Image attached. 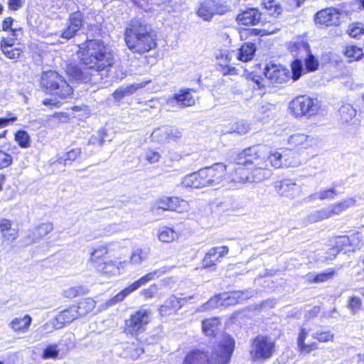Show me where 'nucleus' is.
Listing matches in <instances>:
<instances>
[{
    "label": "nucleus",
    "mask_w": 364,
    "mask_h": 364,
    "mask_svg": "<svg viewBox=\"0 0 364 364\" xmlns=\"http://www.w3.org/2000/svg\"><path fill=\"white\" fill-rule=\"evenodd\" d=\"M123 38L127 48L141 56L156 50L159 40L156 28L140 17H134L127 22Z\"/></svg>",
    "instance_id": "f03ea898"
},
{
    "label": "nucleus",
    "mask_w": 364,
    "mask_h": 364,
    "mask_svg": "<svg viewBox=\"0 0 364 364\" xmlns=\"http://www.w3.org/2000/svg\"><path fill=\"white\" fill-rule=\"evenodd\" d=\"M235 348V341L230 335L223 338L211 347L209 356L205 350L195 348L188 351L181 364H229Z\"/></svg>",
    "instance_id": "7ed1b4c3"
},
{
    "label": "nucleus",
    "mask_w": 364,
    "mask_h": 364,
    "mask_svg": "<svg viewBox=\"0 0 364 364\" xmlns=\"http://www.w3.org/2000/svg\"><path fill=\"white\" fill-rule=\"evenodd\" d=\"M229 176L232 182L240 183L258 182L265 179V176L262 173L253 172L248 166L242 165H235Z\"/></svg>",
    "instance_id": "6ab92c4d"
},
{
    "label": "nucleus",
    "mask_w": 364,
    "mask_h": 364,
    "mask_svg": "<svg viewBox=\"0 0 364 364\" xmlns=\"http://www.w3.org/2000/svg\"><path fill=\"white\" fill-rule=\"evenodd\" d=\"M14 138L19 147L28 149L31 146V139L26 131L23 129L17 130L14 134Z\"/></svg>",
    "instance_id": "a18cd8bd"
},
{
    "label": "nucleus",
    "mask_w": 364,
    "mask_h": 364,
    "mask_svg": "<svg viewBox=\"0 0 364 364\" xmlns=\"http://www.w3.org/2000/svg\"><path fill=\"white\" fill-rule=\"evenodd\" d=\"M108 254V245H101L93 248L88 259L89 262L95 270L102 274H109V270L108 269L114 266L113 261L105 260Z\"/></svg>",
    "instance_id": "dca6fc26"
},
{
    "label": "nucleus",
    "mask_w": 364,
    "mask_h": 364,
    "mask_svg": "<svg viewBox=\"0 0 364 364\" xmlns=\"http://www.w3.org/2000/svg\"><path fill=\"white\" fill-rule=\"evenodd\" d=\"M12 164V156L0 148V170L9 168Z\"/></svg>",
    "instance_id": "603ef678"
},
{
    "label": "nucleus",
    "mask_w": 364,
    "mask_h": 364,
    "mask_svg": "<svg viewBox=\"0 0 364 364\" xmlns=\"http://www.w3.org/2000/svg\"><path fill=\"white\" fill-rule=\"evenodd\" d=\"M159 289V286L156 284H152L147 288L143 289L140 294L145 299H150L154 298Z\"/></svg>",
    "instance_id": "6e6d98bb"
},
{
    "label": "nucleus",
    "mask_w": 364,
    "mask_h": 364,
    "mask_svg": "<svg viewBox=\"0 0 364 364\" xmlns=\"http://www.w3.org/2000/svg\"><path fill=\"white\" fill-rule=\"evenodd\" d=\"M53 230V223L50 222H46L39 224L32 232V242L43 238L45 236L50 233Z\"/></svg>",
    "instance_id": "a19ab883"
},
{
    "label": "nucleus",
    "mask_w": 364,
    "mask_h": 364,
    "mask_svg": "<svg viewBox=\"0 0 364 364\" xmlns=\"http://www.w3.org/2000/svg\"><path fill=\"white\" fill-rule=\"evenodd\" d=\"M78 318H80V316L75 308V305H71L60 311L56 316L55 320L59 326L63 327L71 323Z\"/></svg>",
    "instance_id": "2f4dec72"
},
{
    "label": "nucleus",
    "mask_w": 364,
    "mask_h": 364,
    "mask_svg": "<svg viewBox=\"0 0 364 364\" xmlns=\"http://www.w3.org/2000/svg\"><path fill=\"white\" fill-rule=\"evenodd\" d=\"M289 110L296 118L310 117L316 111L314 100L306 95L295 97L289 105Z\"/></svg>",
    "instance_id": "ddd939ff"
},
{
    "label": "nucleus",
    "mask_w": 364,
    "mask_h": 364,
    "mask_svg": "<svg viewBox=\"0 0 364 364\" xmlns=\"http://www.w3.org/2000/svg\"><path fill=\"white\" fill-rule=\"evenodd\" d=\"M161 159L160 154L154 149H149L147 151L145 159L149 164H154L158 162Z\"/></svg>",
    "instance_id": "680f3d73"
},
{
    "label": "nucleus",
    "mask_w": 364,
    "mask_h": 364,
    "mask_svg": "<svg viewBox=\"0 0 364 364\" xmlns=\"http://www.w3.org/2000/svg\"><path fill=\"white\" fill-rule=\"evenodd\" d=\"M25 4V0H8V9L10 11H16Z\"/></svg>",
    "instance_id": "0e129e2a"
},
{
    "label": "nucleus",
    "mask_w": 364,
    "mask_h": 364,
    "mask_svg": "<svg viewBox=\"0 0 364 364\" xmlns=\"http://www.w3.org/2000/svg\"><path fill=\"white\" fill-rule=\"evenodd\" d=\"M228 252L229 248L226 245L210 248L202 259V268L209 270L215 269L216 265L222 262Z\"/></svg>",
    "instance_id": "412c9836"
},
{
    "label": "nucleus",
    "mask_w": 364,
    "mask_h": 364,
    "mask_svg": "<svg viewBox=\"0 0 364 364\" xmlns=\"http://www.w3.org/2000/svg\"><path fill=\"white\" fill-rule=\"evenodd\" d=\"M14 23V18L11 16H7L3 18L1 21V30L4 32H10L12 37L15 38L18 34L22 35L23 30L21 27L13 28V24Z\"/></svg>",
    "instance_id": "37998d69"
},
{
    "label": "nucleus",
    "mask_w": 364,
    "mask_h": 364,
    "mask_svg": "<svg viewBox=\"0 0 364 364\" xmlns=\"http://www.w3.org/2000/svg\"><path fill=\"white\" fill-rule=\"evenodd\" d=\"M343 54L348 59L349 63L358 61L364 55L362 48L353 44L346 45L343 50Z\"/></svg>",
    "instance_id": "58836bf2"
},
{
    "label": "nucleus",
    "mask_w": 364,
    "mask_h": 364,
    "mask_svg": "<svg viewBox=\"0 0 364 364\" xmlns=\"http://www.w3.org/2000/svg\"><path fill=\"white\" fill-rule=\"evenodd\" d=\"M152 320V311L150 309L139 308L130 314L124 321L122 332L127 336L137 338L145 332Z\"/></svg>",
    "instance_id": "423d86ee"
},
{
    "label": "nucleus",
    "mask_w": 364,
    "mask_h": 364,
    "mask_svg": "<svg viewBox=\"0 0 364 364\" xmlns=\"http://www.w3.org/2000/svg\"><path fill=\"white\" fill-rule=\"evenodd\" d=\"M228 166L223 162H216L186 175L183 184L186 188H203L215 186L228 178Z\"/></svg>",
    "instance_id": "20e7f679"
},
{
    "label": "nucleus",
    "mask_w": 364,
    "mask_h": 364,
    "mask_svg": "<svg viewBox=\"0 0 364 364\" xmlns=\"http://www.w3.org/2000/svg\"><path fill=\"white\" fill-rule=\"evenodd\" d=\"M75 54L79 65L74 62L67 64L66 74L81 82L92 83L96 75L109 71L115 64L113 51L101 39L87 38L77 45Z\"/></svg>",
    "instance_id": "f257e3e1"
},
{
    "label": "nucleus",
    "mask_w": 364,
    "mask_h": 364,
    "mask_svg": "<svg viewBox=\"0 0 364 364\" xmlns=\"http://www.w3.org/2000/svg\"><path fill=\"white\" fill-rule=\"evenodd\" d=\"M262 154H264V151L259 144L250 146L237 153L234 157L233 164L248 167L253 166L252 168L253 172L260 173L258 167L259 166Z\"/></svg>",
    "instance_id": "9d476101"
},
{
    "label": "nucleus",
    "mask_w": 364,
    "mask_h": 364,
    "mask_svg": "<svg viewBox=\"0 0 364 364\" xmlns=\"http://www.w3.org/2000/svg\"><path fill=\"white\" fill-rule=\"evenodd\" d=\"M17 37L8 38L2 37L0 39V50L4 55L14 62H18L23 56L24 47L23 46H14Z\"/></svg>",
    "instance_id": "5701e85b"
},
{
    "label": "nucleus",
    "mask_w": 364,
    "mask_h": 364,
    "mask_svg": "<svg viewBox=\"0 0 364 364\" xmlns=\"http://www.w3.org/2000/svg\"><path fill=\"white\" fill-rule=\"evenodd\" d=\"M180 237V232L176 230L173 227L164 225L157 230L156 237L159 241L164 244L176 242Z\"/></svg>",
    "instance_id": "c756f323"
},
{
    "label": "nucleus",
    "mask_w": 364,
    "mask_h": 364,
    "mask_svg": "<svg viewBox=\"0 0 364 364\" xmlns=\"http://www.w3.org/2000/svg\"><path fill=\"white\" fill-rule=\"evenodd\" d=\"M262 18V13L258 8L247 7L240 10L235 17V21L239 26H253L257 25Z\"/></svg>",
    "instance_id": "393cba45"
},
{
    "label": "nucleus",
    "mask_w": 364,
    "mask_h": 364,
    "mask_svg": "<svg viewBox=\"0 0 364 364\" xmlns=\"http://www.w3.org/2000/svg\"><path fill=\"white\" fill-rule=\"evenodd\" d=\"M220 325L221 322L218 317L206 318L201 321V330L205 336L214 338L218 333Z\"/></svg>",
    "instance_id": "7c9ffc66"
},
{
    "label": "nucleus",
    "mask_w": 364,
    "mask_h": 364,
    "mask_svg": "<svg viewBox=\"0 0 364 364\" xmlns=\"http://www.w3.org/2000/svg\"><path fill=\"white\" fill-rule=\"evenodd\" d=\"M261 6L270 16L279 17L283 12L282 4L277 0H262Z\"/></svg>",
    "instance_id": "ea45409f"
},
{
    "label": "nucleus",
    "mask_w": 364,
    "mask_h": 364,
    "mask_svg": "<svg viewBox=\"0 0 364 364\" xmlns=\"http://www.w3.org/2000/svg\"><path fill=\"white\" fill-rule=\"evenodd\" d=\"M264 77L262 75L257 74L255 72H250L245 75V79L252 81L254 83V88L261 90L264 88Z\"/></svg>",
    "instance_id": "09e8293b"
},
{
    "label": "nucleus",
    "mask_w": 364,
    "mask_h": 364,
    "mask_svg": "<svg viewBox=\"0 0 364 364\" xmlns=\"http://www.w3.org/2000/svg\"><path fill=\"white\" fill-rule=\"evenodd\" d=\"M341 11L334 6H329L318 11L314 16V21L320 28L338 27L341 25Z\"/></svg>",
    "instance_id": "2eb2a0df"
},
{
    "label": "nucleus",
    "mask_w": 364,
    "mask_h": 364,
    "mask_svg": "<svg viewBox=\"0 0 364 364\" xmlns=\"http://www.w3.org/2000/svg\"><path fill=\"white\" fill-rule=\"evenodd\" d=\"M291 4L287 8V11H292L301 7L306 0H290Z\"/></svg>",
    "instance_id": "774afa93"
},
{
    "label": "nucleus",
    "mask_w": 364,
    "mask_h": 364,
    "mask_svg": "<svg viewBox=\"0 0 364 364\" xmlns=\"http://www.w3.org/2000/svg\"><path fill=\"white\" fill-rule=\"evenodd\" d=\"M74 305L80 318L92 312L95 308L96 302L92 298L87 297L80 299Z\"/></svg>",
    "instance_id": "4c0bfd02"
},
{
    "label": "nucleus",
    "mask_w": 364,
    "mask_h": 364,
    "mask_svg": "<svg viewBox=\"0 0 364 364\" xmlns=\"http://www.w3.org/2000/svg\"><path fill=\"white\" fill-rule=\"evenodd\" d=\"M185 302V299L171 295L159 306V312L164 316L175 314L182 308Z\"/></svg>",
    "instance_id": "cd10ccee"
},
{
    "label": "nucleus",
    "mask_w": 364,
    "mask_h": 364,
    "mask_svg": "<svg viewBox=\"0 0 364 364\" xmlns=\"http://www.w3.org/2000/svg\"><path fill=\"white\" fill-rule=\"evenodd\" d=\"M61 100L52 98H45L42 100V105L47 106L50 109L59 108L62 105Z\"/></svg>",
    "instance_id": "e2e57ef3"
},
{
    "label": "nucleus",
    "mask_w": 364,
    "mask_h": 364,
    "mask_svg": "<svg viewBox=\"0 0 364 364\" xmlns=\"http://www.w3.org/2000/svg\"><path fill=\"white\" fill-rule=\"evenodd\" d=\"M151 82V80H148L146 81H143L139 83H134L127 85L125 88H124V90L125 92V94L127 95H130L136 92L139 89L144 87L147 84Z\"/></svg>",
    "instance_id": "bf43d9fd"
},
{
    "label": "nucleus",
    "mask_w": 364,
    "mask_h": 364,
    "mask_svg": "<svg viewBox=\"0 0 364 364\" xmlns=\"http://www.w3.org/2000/svg\"><path fill=\"white\" fill-rule=\"evenodd\" d=\"M85 24V16L82 11L77 9L70 13L60 37L66 41L73 39L84 28Z\"/></svg>",
    "instance_id": "4468645a"
},
{
    "label": "nucleus",
    "mask_w": 364,
    "mask_h": 364,
    "mask_svg": "<svg viewBox=\"0 0 364 364\" xmlns=\"http://www.w3.org/2000/svg\"><path fill=\"white\" fill-rule=\"evenodd\" d=\"M338 196V192L334 187L321 191L318 193V199L321 200H332Z\"/></svg>",
    "instance_id": "4d7b16f0"
},
{
    "label": "nucleus",
    "mask_w": 364,
    "mask_h": 364,
    "mask_svg": "<svg viewBox=\"0 0 364 364\" xmlns=\"http://www.w3.org/2000/svg\"><path fill=\"white\" fill-rule=\"evenodd\" d=\"M347 306L353 314H356L363 308L362 301L358 296H350L348 300Z\"/></svg>",
    "instance_id": "5fc2aeb1"
},
{
    "label": "nucleus",
    "mask_w": 364,
    "mask_h": 364,
    "mask_svg": "<svg viewBox=\"0 0 364 364\" xmlns=\"http://www.w3.org/2000/svg\"><path fill=\"white\" fill-rule=\"evenodd\" d=\"M38 86L45 95L64 101L72 98L74 94V89L66 78L53 70L43 71L41 73Z\"/></svg>",
    "instance_id": "39448f33"
},
{
    "label": "nucleus",
    "mask_w": 364,
    "mask_h": 364,
    "mask_svg": "<svg viewBox=\"0 0 364 364\" xmlns=\"http://www.w3.org/2000/svg\"><path fill=\"white\" fill-rule=\"evenodd\" d=\"M242 300V293L238 291L223 292L210 297L203 305L205 310L216 309L220 306H235Z\"/></svg>",
    "instance_id": "f3484780"
},
{
    "label": "nucleus",
    "mask_w": 364,
    "mask_h": 364,
    "mask_svg": "<svg viewBox=\"0 0 364 364\" xmlns=\"http://www.w3.org/2000/svg\"><path fill=\"white\" fill-rule=\"evenodd\" d=\"M83 294V289L82 287H72L64 290L63 296L68 299H73Z\"/></svg>",
    "instance_id": "864d4df0"
},
{
    "label": "nucleus",
    "mask_w": 364,
    "mask_h": 364,
    "mask_svg": "<svg viewBox=\"0 0 364 364\" xmlns=\"http://www.w3.org/2000/svg\"><path fill=\"white\" fill-rule=\"evenodd\" d=\"M233 53L230 49H220L215 56V70L223 76L238 75V69L231 63Z\"/></svg>",
    "instance_id": "a211bd4d"
},
{
    "label": "nucleus",
    "mask_w": 364,
    "mask_h": 364,
    "mask_svg": "<svg viewBox=\"0 0 364 364\" xmlns=\"http://www.w3.org/2000/svg\"><path fill=\"white\" fill-rule=\"evenodd\" d=\"M13 223L11 220L2 218L0 220V232L4 240L15 241L18 237V230L12 229Z\"/></svg>",
    "instance_id": "473e14b6"
},
{
    "label": "nucleus",
    "mask_w": 364,
    "mask_h": 364,
    "mask_svg": "<svg viewBox=\"0 0 364 364\" xmlns=\"http://www.w3.org/2000/svg\"><path fill=\"white\" fill-rule=\"evenodd\" d=\"M336 274V271L334 269H329L324 272H320L314 275L312 278L309 279L310 284L323 283L328 280L332 279Z\"/></svg>",
    "instance_id": "49530a36"
},
{
    "label": "nucleus",
    "mask_w": 364,
    "mask_h": 364,
    "mask_svg": "<svg viewBox=\"0 0 364 364\" xmlns=\"http://www.w3.org/2000/svg\"><path fill=\"white\" fill-rule=\"evenodd\" d=\"M347 33L349 36L357 38L364 34V26L359 22L353 23L350 24Z\"/></svg>",
    "instance_id": "8fccbe9b"
},
{
    "label": "nucleus",
    "mask_w": 364,
    "mask_h": 364,
    "mask_svg": "<svg viewBox=\"0 0 364 364\" xmlns=\"http://www.w3.org/2000/svg\"><path fill=\"white\" fill-rule=\"evenodd\" d=\"M231 11L227 0H202L196 10V14L205 21H210L215 16H223Z\"/></svg>",
    "instance_id": "1a4fd4ad"
},
{
    "label": "nucleus",
    "mask_w": 364,
    "mask_h": 364,
    "mask_svg": "<svg viewBox=\"0 0 364 364\" xmlns=\"http://www.w3.org/2000/svg\"><path fill=\"white\" fill-rule=\"evenodd\" d=\"M272 32L261 28H240L239 34L241 40L246 41L250 39L253 36H264L271 34Z\"/></svg>",
    "instance_id": "c03bdc74"
},
{
    "label": "nucleus",
    "mask_w": 364,
    "mask_h": 364,
    "mask_svg": "<svg viewBox=\"0 0 364 364\" xmlns=\"http://www.w3.org/2000/svg\"><path fill=\"white\" fill-rule=\"evenodd\" d=\"M355 197H348L340 201L333 203L325 208L318 210L311 214L309 220L312 223H318L330 218L339 215L349 208L356 205Z\"/></svg>",
    "instance_id": "0eeeda50"
},
{
    "label": "nucleus",
    "mask_w": 364,
    "mask_h": 364,
    "mask_svg": "<svg viewBox=\"0 0 364 364\" xmlns=\"http://www.w3.org/2000/svg\"><path fill=\"white\" fill-rule=\"evenodd\" d=\"M335 247L338 250H341L346 247L352 246L350 238L348 235H338L335 237Z\"/></svg>",
    "instance_id": "3c124183"
},
{
    "label": "nucleus",
    "mask_w": 364,
    "mask_h": 364,
    "mask_svg": "<svg viewBox=\"0 0 364 364\" xmlns=\"http://www.w3.org/2000/svg\"><path fill=\"white\" fill-rule=\"evenodd\" d=\"M196 92V90L193 88H183L173 94L170 100L180 107H192L196 104V100L193 95V92Z\"/></svg>",
    "instance_id": "bb28decb"
},
{
    "label": "nucleus",
    "mask_w": 364,
    "mask_h": 364,
    "mask_svg": "<svg viewBox=\"0 0 364 364\" xmlns=\"http://www.w3.org/2000/svg\"><path fill=\"white\" fill-rule=\"evenodd\" d=\"M312 338L317 341L318 343H328L333 342L335 339L334 333L329 331H318L313 336Z\"/></svg>",
    "instance_id": "de8ad7c7"
},
{
    "label": "nucleus",
    "mask_w": 364,
    "mask_h": 364,
    "mask_svg": "<svg viewBox=\"0 0 364 364\" xmlns=\"http://www.w3.org/2000/svg\"><path fill=\"white\" fill-rule=\"evenodd\" d=\"M283 166V155L277 149L271 150L267 156L262 154V159L260 160L259 166L258 167L260 173L267 177V173H269L272 169L280 168Z\"/></svg>",
    "instance_id": "4be33fe9"
},
{
    "label": "nucleus",
    "mask_w": 364,
    "mask_h": 364,
    "mask_svg": "<svg viewBox=\"0 0 364 364\" xmlns=\"http://www.w3.org/2000/svg\"><path fill=\"white\" fill-rule=\"evenodd\" d=\"M50 117L63 122L69 119V114L63 112H55L50 115Z\"/></svg>",
    "instance_id": "338daca9"
},
{
    "label": "nucleus",
    "mask_w": 364,
    "mask_h": 364,
    "mask_svg": "<svg viewBox=\"0 0 364 364\" xmlns=\"http://www.w3.org/2000/svg\"><path fill=\"white\" fill-rule=\"evenodd\" d=\"M58 355V350L55 345L48 346L43 351L41 357L43 359L56 358Z\"/></svg>",
    "instance_id": "13d9d810"
},
{
    "label": "nucleus",
    "mask_w": 364,
    "mask_h": 364,
    "mask_svg": "<svg viewBox=\"0 0 364 364\" xmlns=\"http://www.w3.org/2000/svg\"><path fill=\"white\" fill-rule=\"evenodd\" d=\"M287 49L291 53H301L305 55L304 58V71L306 73H312L316 71L319 68L318 59L311 53L309 45L303 41H290L287 44Z\"/></svg>",
    "instance_id": "f8f14e48"
},
{
    "label": "nucleus",
    "mask_w": 364,
    "mask_h": 364,
    "mask_svg": "<svg viewBox=\"0 0 364 364\" xmlns=\"http://www.w3.org/2000/svg\"><path fill=\"white\" fill-rule=\"evenodd\" d=\"M182 137V133L180 130L176 129L170 130L166 134L165 140L166 142H176Z\"/></svg>",
    "instance_id": "052dcab7"
},
{
    "label": "nucleus",
    "mask_w": 364,
    "mask_h": 364,
    "mask_svg": "<svg viewBox=\"0 0 364 364\" xmlns=\"http://www.w3.org/2000/svg\"><path fill=\"white\" fill-rule=\"evenodd\" d=\"M275 189L281 196H293L296 193V183L288 179H284L277 182Z\"/></svg>",
    "instance_id": "e433bc0d"
},
{
    "label": "nucleus",
    "mask_w": 364,
    "mask_h": 364,
    "mask_svg": "<svg viewBox=\"0 0 364 364\" xmlns=\"http://www.w3.org/2000/svg\"><path fill=\"white\" fill-rule=\"evenodd\" d=\"M32 322L30 315L26 314L23 318H15L9 323L10 328L16 333H23L28 331Z\"/></svg>",
    "instance_id": "c9c22d12"
},
{
    "label": "nucleus",
    "mask_w": 364,
    "mask_h": 364,
    "mask_svg": "<svg viewBox=\"0 0 364 364\" xmlns=\"http://www.w3.org/2000/svg\"><path fill=\"white\" fill-rule=\"evenodd\" d=\"M163 272H164L161 271L160 269H155L141 276L138 279L129 284L120 291H119L117 294L112 296L109 300V304L114 305L123 301L124 299L132 293L136 291L141 286L146 284V283L158 278Z\"/></svg>",
    "instance_id": "9b49d317"
},
{
    "label": "nucleus",
    "mask_w": 364,
    "mask_h": 364,
    "mask_svg": "<svg viewBox=\"0 0 364 364\" xmlns=\"http://www.w3.org/2000/svg\"><path fill=\"white\" fill-rule=\"evenodd\" d=\"M8 117H1L0 118V129L7 127L10 123H13L17 120L16 115L8 112L7 113Z\"/></svg>",
    "instance_id": "69168bd1"
},
{
    "label": "nucleus",
    "mask_w": 364,
    "mask_h": 364,
    "mask_svg": "<svg viewBox=\"0 0 364 364\" xmlns=\"http://www.w3.org/2000/svg\"><path fill=\"white\" fill-rule=\"evenodd\" d=\"M81 149L79 147L73 148L60 156H58L56 162L63 166L71 165L80 158Z\"/></svg>",
    "instance_id": "f704fd0d"
},
{
    "label": "nucleus",
    "mask_w": 364,
    "mask_h": 364,
    "mask_svg": "<svg viewBox=\"0 0 364 364\" xmlns=\"http://www.w3.org/2000/svg\"><path fill=\"white\" fill-rule=\"evenodd\" d=\"M257 50L254 43H243L237 50V59L241 62L247 63L252 60Z\"/></svg>",
    "instance_id": "72a5a7b5"
},
{
    "label": "nucleus",
    "mask_w": 364,
    "mask_h": 364,
    "mask_svg": "<svg viewBox=\"0 0 364 364\" xmlns=\"http://www.w3.org/2000/svg\"><path fill=\"white\" fill-rule=\"evenodd\" d=\"M188 208V203L177 196H164L158 198L154 208L163 211L184 213Z\"/></svg>",
    "instance_id": "aec40b11"
},
{
    "label": "nucleus",
    "mask_w": 364,
    "mask_h": 364,
    "mask_svg": "<svg viewBox=\"0 0 364 364\" xmlns=\"http://www.w3.org/2000/svg\"><path fill=\"white\" fill-rule=\"evenodd\" d=\"M275 353L276 343L270 337L258 335L252 339L250 353L253 360L265 361Z\"/></svg>",
    "instance_id": "6e6552de"
},
{
    "label": "nucleus",
    "mask_w": 364,
    "mask_h": 364,
    "mask_svg": "<svg viewBox=\"0 0 364 364\" xmlns=\"http://www.w3.org/2000/svg\"><path fill=\"white\" fill-rule=\"evenodd\" d=\"M288 143L292 150L301 151L312 147L314 138L306 133L296 132L289 137Z\"/></svg>",
    "instance_id": "a878e982"
},
{
    "label": "nucleus",
    "mask_w": 364,
    "mask_h": 364,
    "mask_svg": "<svg viewBox=\"0 0 364 364\" xmlns=\"http://www.w3.org/2000/svg\"><path fill=\"white\" fill-rule=\"evenodd\" d=\"M263 76L271 84H283L289 79V71L274 63L266 64L263 69Z\"/></svg>",
    "instance_id": "b1692460"
},
{
    "label": "nucleus",
    "mask_w": 364,
    "mask_h": 364,
    "mask_svg": "<svg viewBox=\"0 0 364 364\" xmlns=\"http://www.w3.org/2000/svg\"><path fill=\"white\" fill-rule=\"evenodd\" d=\"M308 331L304 328H301L296 338L298 351L302 355H308L318 349V343L315 341L306 343Z\"/></svg>",
    "instance_id": "c85d7f7f"
},
{
    "label": "nucleus",
    "mask_w": 364,
    "mask_h": 364,
    "mask_svg": "<svg viewBox=\"0 0 364 364\" xmlns=\"http://www.w3.org/2000/svg\"><path fill=\"white\" fill-rule=\"evenodd\" d=\"M295 59L293 60L290 64L291 78L296 81L299 80L303 74L306 73L304 71V67L303 66L302 60L299 58L300 56L298 53H293Z\"/></svg>",
    "instance_id": "79ce46f5"
}]
</instances>
